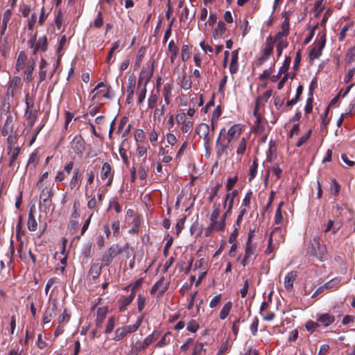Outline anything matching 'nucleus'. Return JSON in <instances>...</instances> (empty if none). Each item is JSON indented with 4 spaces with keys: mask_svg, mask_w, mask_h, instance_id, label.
<instances>
[{
    "mask_svg": "<svg viewBox=\"0 0 355 355\" xmlns=\"http://www.w3.org/2000/svg\"><path fill=\"white\" fill-rule=\"evenodd\" d=\"M241 132L242 128L239 124L233 125L227 132V141L225 142L224 139H221L222 134L225 132V129L223 128L220 130L216 144L218 157H221L223 154L226 152L229 148L230 144L236 141L241 135Z\"/></svg>",
    "mask_w": 355,
    "mask_h": 355,
    "instance_id": "obj_1",
    "label": "nucleus"
},
{
    "mask_svg": "<svg viewBox=\"0 0 355 355\" xmlns=\"http://www.w3.org/2000/svg\"><path fill=\"white\" fill-rule=\"evenodd\" d=\"M308 252L315 257L319 261H324L328 259V251L326 245L320 243V239L315 236L311 241Z\"/></svg>",
    "mask_w": 355,
    "mask_h": 355,
    "instance_id": "obj_2",
    "label": "nucleus"
},
{
    "mask_svg": "<svg viewBox=\"0 0 355 355\" xmlns=\"http://www.w3.org/2000/svg\"><path fill=\"white\" fill-rule=\"evenodd\" d=\"M327 37L326 31L322 29L317 35L316 40L314 42L313 47L309 51L310 61L318 59L322 55V52L326 45Z\"/></svg>",
    "mask_w": 355,
    "mask_h": 355,
    "instance_id": "obj_3",
    "label": "nucleus"
},
{
    "mask_svg": "<svg viewBox=\"0 0 355 355\" xmlns=\"http://www.w3.org/2000/svg\"><path fill=\"white\" fill-rule=\"evenodd\" d=\"M284 242V236L280 227H275L271 232L268 246L265 250L266 254H270L278 249L279 243Z\"/></svg>",
    "mask_w": 355,
    "mask_h": 355,
    "instance_id": "obj_4",
    "label": "nucleus"
},
{
    "mask_svg": "<svg viewBox=\"0 0 355 355\" xmlns=\"http://www.w3.org/2000/svg\"><path fill=\"white\" fill-rule=\"evenodd\" d=\"M143 321V317L141 316L137 318L136 322L132 325H126L124 327H119L115 331L114 338L115 340H121L126 335L135 332L141 326Z\"/></svg>",
    "mask_w": 355,
    "mask_h": 355,
    "instance_id": "obj_5",
    "label": "nucleus"
},
{
    "mask_svg": "<svg viewBox=\"0 0 355 355\" xmlns=\"http://www.w3.org/2000/svg\"><path fill=\"white\" fill-rule=\"evenodd\" d=\"M28 46L33 49V55H36L39 51L44 52L48 47L47 38L46 36H42L37 40V35L35 34L28 41Z\"/></svg>",
    "mask_w": 355,
    "mask_h": 355,
    "instance_id": "obj_6",
    "label": "nucleus"
},
{
    "mask_svg": "<svg viewBox=\"0 0 355 355\" xmlns=\"http://www.w3.org/2000/svg\"><path fill=\"white\" fill-rule=\"evenodd\" d=\"M122 252L121 247L116 243L112 244L102 256V263L108 266L112 262L113 259Z\"/></svg>",
    "mask_w": 355,
    "mask_h": 355,
    "instance_id": "obj_7",
    "label": "nucleus"
},
{
    "mask_svg": "<svg viewBox=\"0 0 355 355\" xmlns=\"http://www.w3.org/2000/svg\"><path fill=\"white\" fill-rule=\"evenodd\" d=\"M176 121L180 125V130L183 133L191 132L193 127V121L187 117L186 113L181 112L176 115Z\"/></svg>",
    "mask_w": 355,
    "mask_h": 355,
    "instance_id": "obj_8",
    "label": "nucleus"
},
{
    "mask_svg": "<svg viewBox=\"0 0 355 355\" xmlns=\"http://www.w3.org/2000/svg\"><path fill=\"white\" fill-rule=\"evenodd\" d=\"M37 118H38V110H31V111H25L24 125H25V130L26 131V136H27L28 135V133L31 132V131L32 130L33 127L35 123L36 122Z\"/></svg>",
    "mask_w": 355,
    "mask_h": 355,
    "instance_id": "obj_9",
    "label": "nucleus"
},
{
    "mask_svg": "<svg viewBox=\"0 0 355 355\" xmlns=\"http://www.w3.org/2000/svg\"><path fill=\"white\" fill-rule=\"evenodd\" d=\"M53 197V192L50 187H44L40 194V201L39 204L40 209H42L43 207L46 209L49 207L51 203V198Z\"/></svg>",
    "mask_w": 355,
    "mask_h": 355,
    "instance_id": "obj_10",
    "label": "nucleus"
},
{
    "mask_svg": "<svg viewBox=\"0 0 355 355\" xmlns=\"http://www.w3.org/2000/svg\"><path fill=\"white\" fill-rule=\"evenodd\" d=\"M196 134L203 139L205 145L209 144L212 140L209 125L205 123H200L196 129Z\"/></svg>",
    "mask_w": 355,
    "mask_h": 355,
    "instance_id": "obj_11",
    "label": "nucleus"
},
{
    "mask_svg": "<svg viewBox=\"0 0 355 355\" xmlns=\"http://www.w3.org/2000/svg\"><path fill=\"white\" fill-rule=\"evenodd\" d=\"M21 85V80L20 77L14 76L9 83V86L6 92L7 100L10 101L16 94L17 90L19 89Z\"/></svg>",
    "mask_w": 355,
    "mask_h": 355,
    "instance_id": "obj_12",
    "label": "nucleus"
},
{
    "mask_svg": "<svg viewBox=\"0 0 355 355\" xmlns=\"http://www.w3.org/2000/svg\"><path fill=\"white\" fill-rule=\"evenodd\" d=\"M257 248V245L256 243L246 242L245 257L242 261V265L243 266H245L248 263L249 261L252 259V257L254 258L256 257Z\"/></svg>",
    "mask_w": 355,
    "mask_h": 355,
    "instance_id": "obj_13",
    "label": "nucleus"
},
{
    "mask_svg": "<svg viewBox=\"0 0 355 355\" xmlns=\"http://www.w3.org/2000/svg\"><path fill=\"white\" fill-rule=\"evenodd\" d=\"M273 47L272 42H271V39H266L265 43V47L263 49L261 53V56L258 60V64H263L272 54L273 53Z\"/></svg>",
    "mask_w": 355,
    "mask_h": 355,
    "instance_id": "obj_14",
    "label": "nucleus"
},
{
    "mask_svg": "<svg viewBox=\"0 0 355 355\" xmlns=\"http://www.w3.org/2000/svg\"><path fill=\"white\" fill-rule=\"evenodd\" d=\"M113 178L114 173L112 171L110 164L107 162H105L101 168V178L103 180L107 179V181L105 183L106 187H110L112 185Z\"/></svg>",
    "mask_w": 355,
    "mask_h": 355,
    "instance_id": "obj_15",
    "label": "nucleus"
},
{
    "mask_svg": "<svg viewBox=\"0 0 355 355\" xmlns=\"http://www.w3.org/2000/svg\"><path fill=\"white\" fill-rule=\"evenodd\" d=\"M74 166L73 161L67 162L64 166L63 170L59 171L55 177V182L57 183L62 182L71 173Z\"/></svg>",
    "mask_w": 355,
    "mask_h": 355,
    "instance_id": "obj_16",
    "label": "nucleus"
},
{
    "mask_svg": "<svg viewBox=\"0 0 355 355\" xmlns=\"http://www.w3.org/2000/svg\"><path fill=\"white\" fill-rule=\"evenodd\" d=\"M153 74V63L151 69L143 68L140 72L138 80V89H140L142 85H147Z\"/></svg>",
    "mask_w": 355,
    "mask_h": 355,
    "instance_id": "obj_17",
    "label": "nucleus"
},
{
    "mask_svg": "<svg viewBox=\"0 0 355 355\" xmlns=\"http://www.w3.org/2000/svg\"><path fill=\"white\" fill-rule=\"evenodd\" d=\"M35 67V59L31 57L29 58L24 70L23 79L25 82L29 83L32 81L33 76V73Z\"/></svg>",
    "mask_w": 355,
    "mask_h": 355,
    "instance_id": "obj_18",
    "label": "nucleus"
},
{
    "mask_svg": "<svg viewBox=\"0 0 355 355\" xmlns=\"http://www.w3.org/2000/svg\"><path fill=\"white\" fill-rule=\"evenodd\" d=\"M71 148L78 155H82L85 150V142L80 136H76L71 141Z\"/></svg>",
    "mask_w": 355,
    "mask_h": 355,
    "instance_id": "obj_19",
    "label": "nucleus"
},
{
    "mask_svg": "<svg viewBox=\"0 0 355 355\" xmlns=\"http://www.w3.org/2000/svg\"><path fill=\"white\" fill-rule=\"evenodd\" d=\"M225 220L220 218H209V225L217 232H223L225 229Z\"/></svg>",
    "mask_w": 355,
    "mask_h": 355,
    "instance_id": "obj_20",
    "label": "nucleus"
},
{
    "mask_svg": "<svg viewBox=\"0 0 355 355\" xmlns=\"http://www.w3.org/2000/svg\"><path fill=\"white\" fill-rule=\"evenodd\" d=\"M316 320L319 324L324 327H328L335 322V316L329 313L318 314L316 316Z\"/></svg>",
    "mask_w": 355,
    "mask_h": 355,
    "instance_id": "obj_21",
    "label": "nucleus"
},
{
    "mask_svg": "<svg viewBox=\"0 0 355 355\" xmlns=\"http://www.w3.org/2000/svg\"><path fill=\"white\" fill-rule=\"evenodd\" d=\"M28 56L25 51H21L19 53L17 60H16V64H15V70L17 72H19L22 71L27 62H28Z\"/></svg>",
    "mask_w": 355,
    "mask_h": 355,
    "instance_id": "obj_22",
    "label": "nucleus"
},
{
    "mask_svg": "<svg viewBox=\"0 0 355 355\" xmlns=\"http://www.w3.org/2000/svg\"><path fill=\"white\" fill-rule=\"evenodd\" d=\"M81 174L78 168H75L73 171L72 176L70 179L69 186L72 190L75 188H78L80 182Z\"/></svg>",
    "mask_w": 355,
    "mask_h": 355,
    "instance_id": "obj_23",
    "label": "nucleus"
},
{
    "mask_svg": "<svg viewBox=\"0 0 355 355\" xmlns=\"http://www.w3.org/2000/svg\"><path fill=\"white\" fill-rule=\"evenodd\" d=\"M95 91H97L96 93L94 94V97L96 96H101L105 98H109V92L110 89L109 87H107L103 82H100L98 83V85L95 87V88L93 90V92Z\"/></svg>",
    "mask_w": 355,
    "mask_h": 355,
    "instance_id": "obj_24",
    "label": "nucleus"
},
{
    "mask_svg": "<svg viewBox=\"0 0 355 355\" xmlns=\"http://www.w3.org/2000/svg\"><path fill=\"white\" fill-rule=\"evenodd\" d=\"M239 69V51L234 50L231 53V62L230 71L231 73H236Z\"/></svg>",
    "mask_w": 355,
    "mask_h": 355,
    "instance_id": "obj_25",
    "label": "nucleus"
},
{
    "mask_svg": "<svg viewBox=\"0 0 355 355\" xmlns=\"http://www.w3.org/2000/svg\"><path fill=\"white\" fill-rule=\"evenodd\" d=\"M28 229L29 231L34 232L37 230V223L35 218V207H31L28 212V219L27 223Z\"/></svg>",
    "mask_w": 355,
    "mask_h": 355,
    "instance_id": "obj_26",
    "label": "nucleus"
},
{
    "mask_svg": "<svg viewBox=\"0 0 355 355\" xmlns=\"http://www.w3.org/2000/svg\"><path fill=\"white\" fill-rule=\"evenodd\" d=\"M297 277L295 271L289 272L284 278V287L287 291H291L293 287V283Z\"/></svg>",
    "mask_w": 355,
    "mask_h": 355,
    "instance_id": "obj_27",
    "label": "nucleus"
},
{
    "mask_svg": "<svg viewBox=\"0 0 355 355\" xmlns=\"http://www.w3.org/2000/svg\"><path fill=\"white\" fill-rule=\"evenodd\" d=\"M134 298L132 297V295H129L128 296H121L119 300V311L123 312L126 310V308L128 305H130L133 301Z\"/></svg>",
    "mask_w": 355,
    "mask_h": 355,
    "instance_id": "obj_28",
    "label": "nucleus"
},
{
    "mask_svg": "<svg viewBox=\"0 0 355 355\" xmlns=\"http://www.w3.org/2000/svg\"><path fill=\"white\" fill-rule=\"evenodd\" d=\"M146 349L142 341L137 340L135 343H132L130 345V349L128 355H138L140 352Z\"/></svg>",
    "mask_w": 355,
    "mask_h": 355,
    "instance_id": "obj_29",
    "label": "nucleus"
},
{
    "mask_svg": "<svg viewBox=\"0 0 355 355\" xmlns=\"http://www.w3.org/2000/svg\"><path fill=\"white\" fill-rule=\"evenodd\" d=\"M159 98V91H152L150 92V94L148 98V107L149 109H154L155 108L157 103L158 102Z\"/></svg>",
    "mask_w": 355,
    "mask_h": 355,
    "instance_id": "obj_30",
    "label": "nucleus"
},
{
    "mask_svg": "<svg viewBox=\"0 0 355 355\" xmlns=\"http://www.w3.org/2000/svg\"><path fill=\"white\" fill-rule=\"evenodd\" d=\"M233 304L231 301H229L223 304L220 313L219 318L221 320H224L229 315L230 313L232 311Z\"/></svg>",
    "mask_w": 355,
    "mask_h": 355,
    "instance_id": "obj_31",
    "label": "nucleus"
},
{
    "mask_svg": "<svg viewBox=\"0 0 355 355\" xmlns=\"http://www.w3.org/2000/svg\"><path fill=\"white\" fill-rule=\"evenodd\" d=\"M95 178V173L92 170H87L86 173V183H85V196H87V192L91 188L92 184L94 183Z\"/></svg>",
    "mask_w": 355,
    "mask_h": 355,
    "instance_id": "obj_32",
    "label": "nucleus"
},
{
    "mask_svg": "<svg viewBox=\"0 0 355 355\" xmlns=\"http://www.w3.org/2000/svg\"><path fill=\"white\" fill-rule=\"evenodd\" d=\"M171 92H172V86L170 83H166L164 85L163 90H162V96L164 99V102L166 105H168L171 102Z\"/></svg>",
    "mask_w": 355,
    "mask_h": 355,
    "instance_id": "obj_33",
    "label": "nucleus"
},
{
    "mask_svg": "<svg viewBox=\"0 0 355 355\" xmlns=\"http://www.w3.org/2000/svg\"><path fill=\"white\" fill-rule=\"evenodd\" d=\"M107 313V307H99L97 309V315H96V325L98 327L101 326L105 318H106Z\"/></svg>",
    "mask_w": 355,
    "mask_h": 355,
    "instance_id": "obj_34",
    "label": "nucleus"
},
{
    "mask_svg": "<svg viewBox=\"0 0 355 355\" xmlns=\"http://www.w3.org/2000/svg\"><path fill=\"white\" fill-rule=\"evenodd\" d=\"M226 31V26L224 22L220 21L218 23L217 27L214 29L213 32V37L214 38L218 39L223 36V35L225 33Z\"/></svg>",
    "mask_w": 355,
    "mask_h": 355,
    "instance_id": "obj_35",
    "label": "nucleus"
},
{
    "mask_svg": "<svg viewBox=\"0 0 355 355\" xmlns=\"http://www.w3.org/2000/svg\"><path fill=\"white\" fill-rule=\"evenodd\" d=\"M8 153L10 154V160L9 166L14 167L16 165V161L20 152V147L16 146L12 148L11 150H8Z\"/></svg>",
    "mask_w": 355,
    "mask_h": 355,
    "instance_id": "obj_36",
    "label": "nucleus"
},
{
    "mask_svg": "<svg viewBox=\"0 0 355 355\" xmlns=\"http://www.w3.org/2000/svg\"><path fill=\"white\" fill-rule=\"evenodd\" d=\"M171 333L170 331L166 332L160 340L155 345V347L157 348H162L171 343Z\"/></svg>",
    "mask_w": 355,
    "mask_h": 355,
    "instance_id": "obj_37",
    "label": "nucleus"
},
{
    "mask_svg": "<svg viewBox=\"0 0 355 355\" xmlns=\"http://www.w3.org/2000/svg\"><path fill=\"white\" fill-rule=\"evenodd\" d=\"M258 169V160L255 158L249 168L248 181L251 182L257 175Z\"/></svg>",
    "mask_w": 355,
    "mask_h": 355,
    "instance_id": "obj_38",
    "label": "nucleus"
},
{
    "mask_svg": "<svg viewBox=\"0 0 355 355\" xmlns=\"http://www.w3.org/2000/svg\"><path fill=\"white\" fill-rule=\"evenodd\" d=\"M2 135L6 136L9 135L12 132V118H8L3 125V127L1 130Z\"/></svg>",
    "mask_w": 355,
    "mask_h": 355,
    "instance_id": "obj_39",
    "label": "nucleus"
},
{
    "mask_svg": "<svg viewBox=\"0 0 355 355\" xmlns=\"http://www.w3.org/2000/svg\"><path fill=\"white\" fill-rule=\"evenodd\" d=\"M331 184L329 188V191L333 196L337 197L339 195L340 191V185L334 178L331 179Z\"/></svg>",
    "mask_w": 355,
    "mask_h": 355,
    "instance_id": "obj_40",
    "label": "nucleus"
},
{
    "mask_svg": "<svg viewBox=\"0 0 355 355\" xmlns=\"http://www.w3.org/2000/svg\"><path fill=\"white\" fill-rule=\"evenodd\" d=\"M12 15V10L9 8L7 9L3 16V20H2V31H6L7 28V25L8 22L10 21L11 17Z\"/></svg>",
    "mask_w": 355,
    "mask_h": 355,
    "instance_id": "obj_41",
    "label": "nucleus"
},
{
    "mask_svg": "<svg viewBox=\"0 0 355 355\" xmlns=\"http://www.w3.org/2000/svg\"><path fill=\"white\" fill-rule=\"evenodd\" d=\"M211 209L209 218H220L221 216V205L220 202H214L212 205Z\"/></svg>",
    "mask_w": 355,
    "mask_h": 355,
    "instance_id": "obj_42",
    "label": "nucleus"
},
{
    "mask_svg": "<svg viewBox=\"0 0 355 355\" xmlns=\"http://www.w3.org/2000/svg\"><path fill=\"white\" fill-rule=\"evenodd\" d=\"M252 197V191H248L246 193V194L245 195L244 198L242 200V203H241L240 207L244 208V209L248 210V209L250 206Z\"/></svg>",
    "mask_w": 355,
    "mask_h": 355,
    "instance_id": "obj_43",
    "label": "nucleus"
},
{
    "mask_svg": "<svg viewBox=\"0 0 355 355\" xmlns=\"http://www.w3.org/2000/svg\"><path fill=\"white\" fill-rule=\"evenodd\" d=\"M284 202L282 201L279 205L278 207L276 209L275 216V223L276 225H280L282 223L283 221V216L282 214V207L284 205Z\"/></svg>",
    "mask_w": 355,
    "mask_h": 355,
    "instance_id": "obj_44",
    "label": "nucleus"
},
{
    "mask_svg": "<svg viewBox=\"0 0 355 355\" xmlns=\"http://www.w3.org/2000/svg\"><path fill=\"white\" fill-rule=\"evenodd\" d=\"M284 20L282 24V34L288 35L289 34V15L287 13H284Z\"/></svg>",
    "mask_w": 355,
    "mask_h": 355,
    "instance_id": "obj_45",
    "label": "nucleus"
},
{
    "mask_svg": "<svg viewBox=\"0 0 355 355\" xmlns=\"http://www.w3.org/2000/svg\"><path fill=\"white\" fill-rule=\"evenodd\" d=\"M192 81L191 77L184 75L180 82V87L184 90H189L191 88Z\"/></svg>",
    "mask_w": 355,
    "mask_h": 355,
    "instance_id": "obj_46",
    "label": "nucleus"
},
{
    "mask_svg": "<svg viewBox=\"0 0 355 355\" xmlns=\"http://www.w3.org/2000/svg\"><path fill=\"white\" fill-rule=\"evenodd\" d=\"M256 118V121L254 122V125L253 126V132L256 134L261 135L262 130L264 129L263 126L261 125V116H254Z\"/></svg>",
    "mask_w": 355,
    "mask_h": 355,
    "instance_id": "obj_47",
    "label": "nucleus"
},
{
    "mask_svg": "<svg viewBox=\"0 0 355 355\" xmlns=\"http://www.w3.org/2000/svg\"><path fill=\"white\" fill-rule=\"evenodd\" d=\"M340 277H335L331 279L330 281L327 282L324 284V287L325 289H333V288H337L340 284Z\"/></svg>",
    "mask_w": 355,
    "mask_h": 355,
    "instance_id": "obj_48",
    "label": "nucleus"
},
{
    "mask_svg": "<svg viewBox=\"0 0 355 355\" xmlns=\"http://www.w3.org/2000/svg\"><path fill=\"white\" fill-rule=\"evenodd\" d=\"M17 141V133L14 132L12 134H10L7 138V143H8V150H11L12 148H13L15 146V144Z\"/></svg>",
    "mask_w": 355,
    "mask_h": 355,
    "instance_id": "obj_49",
    "label": "nucleus"
},
{
    "mask_svg": "<svg viewBox=\"0 0 355 355\" xmlns=\"http://www.w3.org/2000/svg\"><path fill=\"white\" fill-rule=\"evenodd\" d=\"M137 92V103L142 104L145 100L146 94V85H142L140 89H138Z\"/></svg>",
    "mask_w": 355,
    "mask_h": 355,
    "instance_id": "obj_50",
    "label": "nucleus"
},
{
    "mask_svg": "<svg viewBox=\"0 0 355 355\" xmlns=\"http://www.w3.org/2000/svg\"><path fill=\"white\" fill-rule=\"evenodd\" d=\"M206 353V349L202 343H196L193 347L191 355H202Z\"/></svg>",
    "mask_w": 355,
    "mask_h": 355,
    "instance_id": "obj_51",
    "label": "nucleus"
},
{
    "mask_svg": "<svg viewBox=\"0 0 355 355\" xmlns=\"http://www.w3.org/2000/svg\"><path fill=\"white\" fill-rule=\"evenodd\" d=\"M291 62V58L290 56L286 57L283 65L279 69L278 72V76H281L282 73H287V71L289 69V66Z\"/></svg>",
    "mask_w": 355,
    "mask_h": 355,
    "instance_id": "obj_52",
    "label": "nucleus"
},
{
    "mask_svg": "<svg viewBox=\"0 0 355 355\" xmlns=\"http://www.w3.org/2000/svg\"><path fill=\"white\" fill-rule=\"evenodd\" d=\"M286 37L287 35L282 34V31H279L274 36L269 35L266 39H271V42H272V44L274 45L276 42L278 43L279 41H286V39H284V37Z\"/></svg>",
    "mask_w": 355,
    "mask_h": 355,
    "instance_id": "obj_53",
    "label": "nucleus"
},
{
    "mask_svg": "<svg viewBox=\"0 0 355 355\" xmlns=\"http://www.w3.org/2000/svg\"><path fill=\"white\" fill-rule=\"evenodd\" d=\"M247 146V141L245 138L243 137L238 145L236 149V154L239 155H242L245 153Z\"/></svg>",
    "mask_w": 355,
    "mask_h": 355,
    "instance_id": "obj_54",
    "label": "nucleus"
},
{
    "mask_svg": "<svg viewBox=\"0 0 355 355\" xmlns=\"http://www.w3.org/2000/svg\"><path fill=\"white\" fill-rule=\"evenodd\" d=\"M265 104L261 103L257 99L256 100L255 106L253 110L254 116H261L263 111Z\"/></svg>",
    "mask_w": 355,
    "mask_h": 355,
    "instance_id": "obj_55",
    "label": "nucleus"
},
{
    "mask_svg": "<svg viewBox=\"0 0 355 355\" xmlns=\"http://www.w3.org/2000/svg\"><path fill=\"white\" fill-rule=\"evenodd\" d=\"M136 84V76L134 74L130 75L128 80L127 92L132 93V91H135V87Z\"/></svg>",
    "mask_w": 355,
    "mask_h": 355,
    "instance_id": "obj_56",
    "label": "nucleus"
},
{
    "mask_svg": "<svg viewBox=\"0 0 355 355\" xmlns=\"http://www.w3.org/2000/svg\"><path fill=\"white\" fill-rule=\"evenodd\" d=\"M31 11L30 6L21 3L19 6V12L23 17H28Z\"/></svg>",
    "mask_w": 355,
    "mask_h": 355,
    "instance_id": "obj_57",
    "label": "nucleus"
},
{
    "mask_svg": "<svg viewBox=\"0 0 355 355\" xmlns=\"http://www.w3.org/2000/svg\"><path fill=\"white\" fill-rule=\"evenodd\" d=\"M190 57V49L189 46L187 44H184L181 49V58L182 61L185 62L189 60Z\"/></svg>",
    "mask_w": 355,
    "mask_h": 355,
    "instance_id": "obj_58",
    "label": "nucleus"
},
{
    "mask_svg": "<svg viewBox=\"0 0 355 355\" xmlns=\"http://www.w3.org/2000/svg\"><path fill=\"white\" fill-rule=\"evenodd\" d=\"M288 45V41H279L277 43L276 46V51L277 57H280L282 55V51L284 49H286Z\"/></svg>",
    "mask_w": 355,
    "mask_h": 355,
    "instance_id": "obj_59",
    "label": "nucleus"
},
{
    "mask_svg": "<svg viewBox=\"0 0 355 355\" xmlns=\"http://www.w3.org/2000/svg\"><path fill=\"white\" fill-rule=\"evenodd\" d=\"M311 135V130H309L306 132H305L301 137L299 139L296 144L297 147L302 146L304 144H305L307 140L309 139Z\"/></svg>",
    "mask_w": 355,
    "mask_h": 355,
    "instance_id": "obj_60",
    "label": "nucleus"
},
{
    "mask_svg": "<svg viewBox=\"0 0 355 355\" xmlns=\"http://www.w3.org/2000/svg\"><path fill=\"white\" fill-rule=\"evenodd\" d=\"M272 95V90L268 89L257 97V100L263 104H266Z\"/></svg>",
    "mask_w": 355,
    "mask_h": 355,
    "instance_id": "obj_61",
    "label": "nucleus"
},
{
    "mask_svg": "<svg viewBox=\"0 0 355 355\" xmlns=\"http://www.w3.org/2000/svg\"><path fill=\"white\" fill-rule=\"evenodd\" d=\"M146 297L141 294H139L137 297V309L139 312H142L145 308L146 304Z\"/></svg>",
    "mask_w": 355,
    "mask_h": 355,
    "instance_id": "obj_62",
    "label": "nucleus"
},
{
    "mask_svg": "<svg viewBox=\"0 0 355 355\" xmlns=\"http://www.w3.org/2000/svg\"><path fill=\"white\" fill-rule=\"evenodd\" d=\"M26 110L25 111L35 110L34 109V100L28 94L26 95Z\"/></svg>",
    "mask_w": 355,
    "mask_h": 355,
    "instance_id": "obj_63",
    "label": "nucleus"
},
{
    "mask_svg": "<svg viewBox=\"0 0 355 355\" xmlns=\"http://www.w3.org/2000/svg\"><path fill=\"white\" fill-rule=\"evenodd\" d=\"M222 298V294H218L216 296H214L209 302V307L213 309L217 307L221 300Z\"/></svg>",
    "mask_w": 355,
    "mask_h": 355,
    "instance_id": "obj_64",
    "label": "nucleus"
}]
</instances>
